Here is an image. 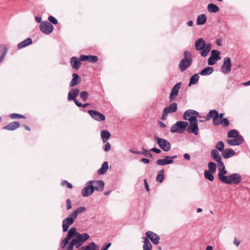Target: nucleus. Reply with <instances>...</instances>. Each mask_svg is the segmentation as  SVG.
Returning a JSON list of instances; mask_svg holds the SVG:
<instances>
[{
	"label": "nucleus",
	"instance_id": "f257e3e1",
	"mask_svg": "<svg viewBox=\"0 0 250 250\" xmlns=\"http://www.w3.org/2000/svg\"><path fill=\"white\" fill-rule=\"evenodd\" d=\"M189 126L187 129L188 133H193L197 135L199 133V127L198 126V120L196 116H191L189 119Z\"/></svg>",
	"mask_w": 250,
	"mask_h": 250
},
{
	"label": "nucleus",
	"instance_id": "f03ea898",
	"mask_svg": "<svg viewBox=\"0 0 250 250\" xmlns=\"http://www.w3.org/2000/svg\"><path fill=\"white\" fill-rule=\"evenodd\" d=\"M188 124L186 121H178L172 125L170 128V132L172 133L177 132L182 133Z\"/></svg>",
	"mask_w": 250,
	"mask_h": 250
},
{
	"label": "nucleus",
	"instance_id": "7ed1b4c3",
	"mask_svg": "<svg viewBox=\"0 0 250 250\" xmlns=\"http://www.w3.org/2000/svg\"><path fill=\"white\" fill-rule=\"evenodd\" d=\"M242 180V176L239 173H232L230 174L224 183L226 184H234L237 185L241 183Z\"/></svg>",
	"mask_w": 250,
	"mask_h": 250
},
{
	"label": "nucleus",
	"instance_id": "20e7f679",
	"mask_svg": "<svg viewBox=\"0 0 250 250\" xmlns=\"http://www.w3.org/2000/svg\"><path fill=\"white\" fill-rule=\"evenodd\" d=\"M89 235L86 233L80 234L77 233L75 237L73 239V241L76 244V248H79L83 243L89 238Z\"/></svg>",
	"mask_w": 250,
	"mask_h": 250
},
{
	"label": "nucleus",
	"instance_id": "39448f33",
	"mask_svg": "<svg viewBox=\"0 0 250 250\" xmlns=\"http://www.w3.org/2000/svg\"><path fill=\"white\" fill-rule=\"evenodd\" d=\"M155 140L159 147L165 151H168L171 149V144L167 140L155 137Z\"/></svg>",
	"mask_w": 250,
	"mask_h": 250
},
{
	"label": "nucleus",
	"instance_id": "423d86ee",
	"mask_svg": "<svg viewBox=\"0 0 250 250\" xmlns=\"http://www.w3.org/2000/svg\"><path fill=\"white\" fill-rule=\"evenodd\" d=\"M54 29L53 26L48 21H43L40 25V30L44 34H50Z\"/></svg>",
	"mask_w": 250,
	"mask_h": 250
},
{
	"label": "nucleus",
	"instance_id": "0eeeda50",
	"mask_svg": "<svg viewBox=\"0 0 250 250\" xmlns=\"http://www.w3.org/2000/svg\"><path fill=\"white\" fill-rule=\"evenodd\" d=\"M220 54V51L216 50H212L211 52V56L208 59V64L213 65L216 63L217 61L221 60Z\"/></svg>",
	"mask_w": 250,
	"mask_h": 250
},
{
	"label": "nucleus",
	"instance_id": "6e6552de",
	"mask_svg": "<svg viewBox=\"0 0 250 250\" xmlns=\"http://www.w3.org/2000/svg\"><path fill=\"white\" fill-rule=\"evenodd\" d=\"M177 109V104L174 103L170 104L168 107H166L163 111V115L161 117L162 120H165L169 113H174L176 111Z\"/></svg>",
	"mask_w": 250,
	"mask_h": 250
},
{
	"label": "nucleus",
	"instance_id": "1a4fd4ad",
	"mask_svg": "<svg viewBox=\"0 0 250 250\" xmlns=\"http://www.w3.org/2000/svg\"><path fill=\"white\" fill-rule=\"evenodd\" d=\"M87 184H90L93 187V191H101L104 189V183L102 180H90L87 182Z\"/></svg>",
	"mask_w": 250,
	"mask_h": 250
},
{
	"label": "nucleus",
	"instance_id": "9d476101",
	"mask_svg": "<svg viewBox=\"0 0 250 250\" xmlns=\"http://www.w3.org/2000/svg\"><path fill=\"white\" fill-rule=\"evenodd\" d=\"M192 63L191 58H183L179 64V68L181 72L185 71L188 68L190 67Z\"/></svg>",
	"mask_w": 250,
	"mask_h": 250
},
{
	"label": "nucleus",
	"instance_id": "9b49d317",
	"mask_svg": "<svg viewBox=\"0 0 250 250\" xmlns=\"http://www.w3.org/2000/svg\"><path fill=\"white\" fill-rule=\"evenodd\" d=\"M88 113L92 119L97 121H103L105 119V116L99 111L94 110H89Z\"/></svg>",
	"mask_w": 250,
	"mask_h": 250
},
{
	"label": "nucleus",
	"instance_id": "f8f14e48",
	"mask_svg": "<svg viewBox=\"0 0 250 250\" xmlns=\"http://www.w3.org/2000/svg\"><path fill=\"white\" fill-rule=\"evenodd\" d=\"M221 71L224 74H228L230 72L231 59L229 57H226L224 58Z\"/></svg>",
	"mask_w": 250,
	"mask_h": 250
},
{
	"label": "nucleus",
	"instance_id": "ddd939ff",
	"mask_svg": "<svg viewBox=\"0 0 250 250\" xmlns=\"http://www.w3.org/2000/svg\"><path fill=\"white\" fill-rule=\"evenodd\" d=\"M177 157L176 155L173 156H166L163 159H158L156 161V164L158 166H165L168 164H171L173 163V159Z\"/></svg>",
	"mask_w": 250,
	"mask_h": 250
},
{
	"label": "nucleus",
	"instance_id": "4468645a",
	"mask_svg": "<svg viewBox=\"0 0 250 250\" xmlns=\"http://www.w3.org/2000/svg\"><path fill=\"white\" fill-rule=\"evenodd\" d=\"M146 237L150 239L153 244L157 245L159 243L160 236L156 233L151 231H148L146 233Z\"/></svg>",
	"mask_w": 250,
	"mask_h": 250
},
{
	"label": "nucleus",
	"instance_id": "2eb2a0df",
	"mask_svg": "<svg viewBox=\"0 0 250 250\" xmlns=\"http://www.w3.org/2000/svg\"><path fill=\"white\" fill-rule=\"evenodd\" d=\"M181 85V83H177L172 88L171 93L169 95V100L170 102L173 101L175 97L178 95L179 91Z\"/></svg>",
	"mask_w": 250,
	"mask_h": 250
},
{
	"label": "nucleus",
	"instance_id": "dca6fc26",
	"mask_svg": "<svg viewBox=\"0 0 250 250\" xmlns=\"http://www.w3.org/2000/svg\"><path fill=\"white\" fill-rule=\"evenodd\" d=\"M233 139H229L227 140V143L230 146H238L243 144L244 141V138L242 136H240Z\"/></svg>",
	"mask_w": 250,
	"mask_h": 250
},
{
	"label": "nucleus",
	"instance_id": "f3484780",
	"mask_svg": "<svg viewBox=\"0 0 250 250\" xmlns=\"http://www.w3.org/2000/svg\"><path fill=\"white\" fill-rule=\"evenodd\" d=\"M81 62L80 58L79 59L77 57H72L70 59V63L73 68L78 70L82 65Z\"/></svg>",
	"mask_w": 250,
	"mask_h": 250
},
{
	"label": "nucleus",
	"instance_id": "a211bd4d",
	"mask_svg": "<svg viewBox=\"0 0 250 250\" xmlns=\"http://www.w3.org/2000/svg\"><path fill=\"white\" fill-rule=\"evenodd\" d=\"M86 186L82 190V194L83 197H88L91 195L93 191V187L90 184H87Z\"/></svg>",
	"mask_w": 250,
	"mask_h": 250
},
{
	"label": "nucleus",
	"instance_id": "6ab92c4d",
	"mask_svg": "<svg viewBox=\"0 0 250 250\" xmlns=\"http://www.w3.org/2000/svg\"><path fill=\"white\" fill-rule=\"evenodd\" d=\"M195 46L196 50L201 51L206 46V42L203 38H199L195 41Z\"/></svg>",
	"mask_w": 250,
	"mask_h": 250
},
{
	"label": "nucleus",
	"instance_id": "aec40b11",
	"mask_svg": "<svg viewBox=\"0 0 250 250\" xmlns=\"http://www.w3.org/2000/svg\"><path fill=\"white\" fill-rule=\"evenodd\" d=\"M20 126V125L18 122H13L9 123L8 125L4 126L3 129L4 130L13 131L19 127Z\"/></svg>",
	"mask_w": 250,
	"mask_h": 250
},
{
	"label": "nucleus",
	"instance_id": "412c9836",
	"mask_svg": "<svg viewBox=\"0 0 250 250\" xmlns=\"http://www.w3.org/2000/svg\"><path fill=\"white\" fill-rule=\"evenodd\" d=\"M79 90L76 88H73L70 90L68 94V100H74L79 94Z\"/></svg>",
	"mask_w": 250,
	"mask_h": 250
},
{
	"label": "nucleus",
	"instance_id": "4be33fe9",
	"mask_svg": "<svg viewBox=\"0 0 250 250\" xmlns=\"http://www.w3.org/2000/svg\"><path fill=\"white\" fill-rule=\"evenodd\" d=\"M8 48L5 45H0V64L3 61L7 52Z\"/></svg>",
	"mask_w": 250,
	"mask_h": 250
},
{
	"label": "nucleus",
	"instance_id": "5701e85b",
	"mask_svg": "<svg viewBox=\"0 0 250 250\" xmlns=\"http://www.w3.org/2000/svg\"><path fill=\"white\" fill-rule=\"evenodd\" d=\"M81 81V78L79 75L77 74L74 73L72 75V79L70 83V86H74L80 83Z\"/></svg>",
	"mask_w": 250,
	"mask_h": 250
},
{
	"label": "nucleus",
	"instance_id": "b1692460",
	"mask_svg": "<svg viewBox=\"0 0 250 250\" xmlns=\"http://www.w3.org/2000/svg\"><path fill=\"white\" fill-rule=\"evenodd\" d=\"M235 154V151L231 148H226L222 152V155L224 158L228 159Z\"/></svg>",
	"mask_w": 250,
	"mask_h": 250
},
{
	"label": "nucleus",
	"instance_id": "393cba45",
	"mask_svg": "<svg viewBox=\"0 0 250 250\" xmlns=\"http://www.w3.org/2000/svg\"><path fill=\"white\" fill-rule=\"evenodd\" d=\"M210 155L213 159L217 162L222 160L221 156L216 149H213L211 151Z\"/></svg>",
	"mask_w": 250,
	"mask_h": 250
},
{
	"label": "nucleus",
	"instance_id": "a878e982",
	"mask_svg": "<svg viewBox=\"0 0 250 250\" xmlns=\"http://www.w3.org/2000/svg\"><path fill=\"white\" fill-rule=\"evenodd\" d=\"M219 172L218 173V176L219 180H220L222 182L224 183L226 181L228 177L225 175L227 173V171L225 169H223L222 170H219Z\"/></svg>",
	"mask_w": 250,
	"mask_h": 250
},
{
	"label": "nucleus",
	"instance_id": "bb28decb",
	"mask_svg": "<svg viewBox=\"0 0 250 250\" xmlns=\"http://www.w3.org/2000/svg\"><path fill=\"white\" fill-rule=\"evenodd\" d=\"M207 20V18L205 14H200L197 18L196 23L197 25H203L206 22Z\"/></svg>",
	"mask_w": 250,
	"mask_h": 250
},
{
	"label": "nucleus",
	"instance_id": "cd10ccee",
	"mask_svg": "<svg viewBox=\"0 0 250 250\" xmlns=\"http://www.w3.org/2000/svg\"><path fill=\"white\" fill-rule=\"evenodd\" d=\"M214 69L212 67H207L202 70L199 73V75L202 76L209 75L213 73Z\"/></svg>",
	"mask_w": 250,
	"mask_h": 250
},
{
	"label": "nucleus",
	"instance_id": "c85d7f7f",
	"mask_svg": "<svg viewBox=\"0 0 250 250\" xmlns=\"http://www.w3.org/2000/svg\"><path fill=\"white\" fill-rule=\"evenodd\" d=\"M97 245L94 242H90L88 245L80 248L78 250H95Z\"/></svg>",
	"mask_w": 250,
	"mask_h": 250
},
{
	"label": "nucleus",
	"instance_id": "c756f323",
	"mask_svg": "<svg viewBox=\"0 0 250 250\" xmlns=\"http://www.w3.org/2000/svg\"><path fill=\"white\" fill-rule=\"evenodd\" d=\"M75 220H63L62 229L63 232L67 231L70 225H72Z\"/></svg>",
	"mask_w": 250,
	"mask_h": 250
},
{
	"label": "nucleus",
	"instance_id": "7c9ffc66",
	"mask_svg": "<svg viewBox=\"0 0 250 250\" xmlns=\"http://www.w3.org/2000/svg\"><path fill=\"white\" fill-rule=\"evenodd\" d=\"M32 43V39L30 38H28L25 40L24 41L20 42L18 44V48L19 49H21L23 47H24L28 45L31 44Z\"/></svg>",
	"mask_w": 250,
	"mask_h": 250
},
{
	"label": "nucleus",
	"instance_id": "2f4dec72",
	"mask_svg": "<svg viewBox=\"0 0 250 250\" xmlns=\"http://www.w3.org/2000/svg\"><path fill=\"white\" fill-rule=\"evenodd\" d=\"M101 136L104 143L106 142L110 138L111 134L107 130H103L101 132Z\"/></svg>",
	"mask_w": 250,
	"mask_h": 250
},
{
	"label": "nucleus",
	"instance_id": "473e14b6",
	"mask_svg": "<svg viewBox=\"0 0 250 250\" xmlns=\"http://www.w3.org/2000/svg\"><path fill=\"white\" fill-rule=\"evenodd\" d=\"M108 168V162H104L101 168L98 170V173L99 175L104 174L105 173Z\"/></svg>",
	"mask_w": 250,
	"mask_h": 250
},
{
	"label": "nucleus",
	"instance_id": "72a5a7b5",
	"mask_svg": "<svg viewBox=\"0 0 250 250\" xmlns=\"http://www.w3.org/2000/svg\"><path fill=\"white\" fill-rule=\"evenodd\" d=\"M211 48V44L210 43H206V46L200 52L201 55L203 57H206L210 51Z\"/></svg>",
	"mask_w": 250,
	"mask_h": 250
},
{
	"label": "nucleus",
	"instance_id": "f704fd0d",
	"mask_svg": "<svg viewBox=\"0 0 250 250\" xmlns=\"http://www.w3.org/2000/svg\"><path fill=\"white\" fill-rule=\"evenodd\" d=\"M199 75V73L195 74L190 78L189 86L191 85L195 84L198 83L200 78Z\"/></svg>",
	"mask_w": 250,
	"mask_h": 250
},
{
	"label": "nucleus",
	"instance_id": "c9c22d12",
	"mask_svg": "<svg viewBox=\"0 0 250 250\" xmlns=\"http://www.w3.org/2000/svg\"><path fill=\"white\" fill-rule=\"evenodd\" d=\"M207 8L209 12L212 13H216L219 10V7L213 3H209L208 5Z\"/></svg>",
	"mask_w": 250,
	"mask_h": 250
},
{
	"label": "nucleus",
	"instance_id": "e433bc0d",
	"mask_svg": "<svg viewBox=\"0 0 250 250\" xmlns=\"http://www.w3.org/2000/svg\"><path fill=\"white\" fill-rule=\"evenodd\" d=\"M143 242V250H151L152 248V245L147 237H145Z\"/></svg>",
	"mask_w": 250,
	"mask_h": 250
},
{
	"label": "nucleus",
	"instance_id": "4c0bfd02",
	"mask_svg": "<svg viewBox=\"0 0 250 250\" xmlns=\"http://www.w3.org/2000/svg\"><path fill=\"white\" fill-rule=\"evenodd\" d=\"M220 124H221L223 126L226 127L229 125V122L227 118H224L220 121L216 122V123L214 124L213 125H218Z\"/></svg>",
	"mask_w": 250,
	"mask_h": 250
},
{
	"label": "nucleus",
	"instance_id": "58836bf2",
	"mask_svg": "<svg viewBox=\"0 0 250 250\" xmlns=\"http://www.w3.org/2000/svg\"><path fill=\"white\" fill-rule=\"evenodd\" d=\"M217 165L214 162H209L208 163V171L211 173H214L216 171Z\"/></svg>",
	"mask_w": 250,
	"mask_h": 250
},
{
	"label": "nucleus",
	"instance_id": "ea45409f",
	"mask_svg": "<svg viewBox=\"0 0 250 250\" xmlns=\"http://www.w3.org/2000/svg\"><path fill=\"white\" fill-rule=\"evenodd\" d=\"M164 170L162 169L158 171L157 175L156 176V181L159 183H162L164 180Z\"/></svg>",
	"mask_w": 250,
	"mask_h": 250
},
{
	"label": "nucleus",
	"instance_id": "a19ab883",
	"mask_svg": "<svg viewBox=\"0 0 250 250\" xmlns=\"http://www.w3.org/2000/svg\"><path fill=\"white\" fill-rule=\"evenodd\" d=\"M215 113L216 110H210L206 116L204 117L205 120L207 121L210 120L211 118L213 119L215 116Z\"/></svg>",
	"mask_w": 250,
	"mask_h": 250
},
{
	"label": "nucleus",
	"instance_id": "79ce46f5",
	"mask_svg": "<svg viewBox=\"0 0 250 250\" xmlns=\"http://www.w3.org/2000/svg\"><path fill=\"white\" fill-rule=\"evenodd\" d=\"M241 136L239 135L238 131L236 129H231L229 131L228 133V138H236Z\"/></svg>",
	"mask_w": 250,
	"mask_h": 250
},
{
	"label": "nucleus",
	"instance_id": "37998d69",
	"mask_svg": "<svg viewBox=\"0 0 250 250\" xmlns=\"http://www.w3.org/2000/svg\"><path fill=\"white\" fill-rule=\"evenodd\" d=\"M224 115V113H219V112L216 110L215 116L213 118V124L216 123V122H218L222 120Z\"/></svg>",
	"mask_w": 250,
	"mask_h": 250
},
{
	"label": "nucleus",
	"instance_id": "c03bdc74",
	"mask_svg": "<svg viewBox=\"0 0 250 250\" xmlns=\"http://www.w3.org/2000/svg\"><path fill=\"white\" fill-rule=\"evenodd\" d=\"M213 174V173H211L207 170H205L204 172V176L205 178L208 180L209 181H213L214 180V176Z\"/></svg>",
	"mask_w": 250,
	"mask_h": 250
},
{
	"label": "nucleus",
	"instance_id": "a18cd8bd",
	"mask_svg": "<svg viewBox=\"0 0 250 250\" xmlns=\"http://www.w3.org/2000/svg\"><path fill=\"white\" fill-rule=\"evenodd\" d=\"M88 96L89 94L88 92L86 91H83L80 93V98L83 102L87 101Z\"/></svg>",
	"mask_w": 250,
	"mask_h": 250
},
{
	"label": "nucleus",
	"instance_id": "49530a36",
	"mask_svg": "<svg viewBox=\"0 0 250 250\" xmlns=\"http://www.w3.org/2000/svg\"><path fill=\"white\" fill-rule=\"evenodd\" d=\"M224 144L222 141L218 142L215 146L216 149L219 151H223L224 149Z\"/></svg>",
	"mask_w": 250,
	"mask_h": 250
},
{
	"label": "nucleus",
	"instance_id": "de8ad7c7",
	"mask_svg": "<svg viewBox=\"0 0 250 250\" xmlns=\"http://www.w3.org/2000/svg\"><path fill=\"white\" fill-rule=\"evenodd\" d=\"M9 117L12 119H15L18 118L25 119L26 117L23 115H21L18 113H11L9 115Z\"/></svg>",
	"mask_w": 250,
	"mask_h": 250
},
{
	"label": "nucleus",
	"instance_id": "09e8293b",
	"mask_svg": "<svg viewBox=\"0 0 250 250\" xmlns=\"http://www.w3.org/2000/svg\"><path fill=\"white\" fill-rule=\"evenodd\" d=\"M142 150L143 151L141 152V154L148 158H151L152 157V154L150 152V150H148L145 148H143Z\"/></svg>",
	"mask_w": 250,
	"mask_h": 250
},
{
	"label": "nucleus",
	"instance_id": "8fccbe9b",
	"mask_svg": "<svg viewBox=\"0 0 250 250\" xmlns=\"http://www.w3.org/2000/svg\"><path fill=\"white\" fill-rule=\"evenodd\" d=\"M193 116L192 115L191 109H188L186 110L183 115V119L185 120H188L189 118L191 116Z\"/></svg>",
	"mask_w": 250,
	"mask_h": 250
},
{
	"label": "nucleus",
	"instance_id": "3c124183",
	"mask_svg": "<svg viewBox=\"0 0 250 250\" xmlns=\"http://www.w3.org/2000/svg\"><path fill=\"white\" fill-rule=\"evenodd\" d=\"M78 233V232H77L76 228L74 227L70 228L67 232L69 235H70L72 238H73L74 236H75Z\"/></svg>",
	"mask_w": 250,
	"mask_h": 250
},
{
	"label": "nucleus",
	"instance_id": "603ef678",
	"mask_svg": "<svg viewBox=\"0 0 250 250\" xmlns=\"http://www.w3.org/2000/svg\"><path fill=\"white\" fill-rule=\"evenodd\" d=\"M88 58H89L88 61L92 63H95L99 60L98 57L97 56L94 55H89Z\"/></svg>",
	"mask_w": 250,
	"mask_h": 250
},
{
	"label": "nucleus",
	"instance_id": "864d4df0",
	"mask_svg": "<svg viewBox=\"0 0 250 250\" xmlns=\"http://www.w3.org/2000/svg\"><path fill=\"white\" fill-rule=\"evenodd\" d=\"M75 246L76 247V244L75 243L73 240L72 239L70 242L69 243L66 250H73V247Z\"/></svg>",
	"mask_w": 250,
	"mask_h": 250
},
{
	"label": "nucleus",
	"instance_id": "5fc2aeb1",
	"mask_svg": "<svg viewBox=\"0 0 250 250\" xmlns=\"http://www.w3.org/2000/svg\"><path fill=\"white\" fill-rule=\"evenodd\" d=\"M48 21L54 24H57L58 22V20L53 16H49L48 18Z\"/></svg>",
	"mask_w": 250,
	"mask_h": 250
},
{
	"label": "nucleus",
	"instance_id": "6e6d98bb",
	"mask_svg": "<svg viewBox=\"0 0 250 250\" xmlns=\"http://www.w3.org/2000/svg\"><path fill=\"white\" fill-rule=\"evenodd\" d=\"M78 214L76 210L73 211L67 218L65 219H76Z\"/></svg>",
	"mask_w": 250,
	"mask_h": 250
},
{
	"label": "nucleus",
	"instance_id": "4d7b16f0",
	"mask_svg": "<svg viewBox=\"0 0 250 250\" xmlns=\"http://www.w3.org/2000/svg\"><path fill=\"white\" fill-rule=\"evenodd\" d=\"M61 185L62 186L66 185L69 188H71L73 187L72 185L70 183H68L66 180L63 181L62 182Z\"/></svg>",
	"mask_w": 250,
	"mask_h": 250
},
{
	"label": "nucleus",
	"instance_id": "13d9d810",
	"mask_svg": "<svg viewBox=\"0 0 250 250\" xmlns=\"http://www.w3.org/2000/svg\"><path fill=\"white\" fill-rule=\"evenodd\" d=\"M219 164L218 170L225 169V166L222 160L217 162Z\"/></svg>",
	"mask_w": 250,
	"mask_h": 250
},
{
	"label": "nucleus",
	"instance_id": "bf43d9fd",
	"mask_svg": "<svg viewBox=\"0 0 250 250\" xmlns=\"http://www.w3.org/2000/svg\"><path fill=\"white\" fill-rule=\"evenodd\" d=\"M78 214L80 213H83V211L85 210V208L83 207H81L77 208L76 210Z\"/></svg>",
	"mask_w": 250,
	"mask_h": 250
},
{
	"label": "nucleus",
	"instance_id": "052dcab7",
	"mask_svg": "<svg viewBox=\"0 0 250 250\" xmlns=\"http://www.w3.org/2000/svg\"><path fill=\"white\" fill-rule=\"evenodd\" d=\"M89 55H82L80 57L81 61H88Z\"/></svg>",
	"mask_w": 250,
	"mask_h": 250
},
{
	"label": "nucleus",
	"instance_id": "680f3d73",
	"mask_svg": "<svg viewBox=\"0 0 250 250\" xmlns=\"http://www.w3.org/2000/svg\"><path fill=\"white\" fill-rule=\"evenodd\" d=\"M66 209L69 210L71 208V202L69 199H67L66 201Z\"/></svg>",
	"mask_w": 250,
	"mask_h": 250
},
{
	"label": "nucleus",
	"instance_id": "e2e57ef3",
	"mask_svg": "<svg viewBox=\"0 0 250 250\" xmlns=\"http://www.w3.org/2000/svg\"><path fill=\"white\" fill-rule=\"evenodd\" d=\"M111 149V146H110V144L108 143V142H107L105 144V146H104V150L105 151H108L110 150Z\"/></svg>",
	"mask_w": 250,
	"mask_h": 250
},
{
	"label": "nucleus",
	"instance_id": "0e129e2a",
	"mask_svg": "<svg viewBox=\"0 0 250 250\" xmlns=\"http://www.w3.org/2000/svg\"><path fill=\"white\" fill-rule=\"evenodd\" d=\"M69 242V241L67 239L64 238L62 243H61V247L62 248H63L65 247L66 244H67Z\"/></svg>",
	"mask_w": 250,
	"mask_h": 250
},
{
	"label": "nucleus",
	"instance_id": "69168bd1",
	"mask_svg": "<svg viewBox=\"0 0 250 250\" xmlns=\"http://www.w3.org/2000/svg\"><path fill=\"white\" fill-rule=\"evenodd\" d=\"M184 58H188V57L191 58V53L188 51H185L184 53Z\"/></svg>",
	"mask_w": 250,
	"mask_h": 250
},
{
	"label": "nucleus",
	"instance_id": "338daca9",
	"mask_svg": "<svg viewBox=\"0 0 250 250\" xmlns=\"http://www.w3.org/2000/svg\"><path fill=\"white\" fill-rule=\"evenodd\" d=\"M150 151L155 152L157 154H159L161 152V150L159 148H157L155 147L150 149Z\"/></svg>",
	"mask_w": 250,
	"mask_h": 250
},
{
	"label": "nucleus",
	"instance_id": "774afa93",
	"mask_svg": "<svg viewBox=\"0 0 250 250\" xmlns=\"http://www.w3.org/2000/svg\"><path fill=\"white\" fill-rule=\"evenodd\" d=\"M111 244L110 243H107L105 246H104L102 249V250H107V249L110 247Z\"/></svg>",
	"mask_w": 250,
	"mask_h": 250
}]
</instances>
